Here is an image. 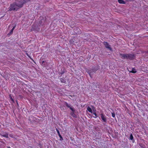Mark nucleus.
<instances>
[{"mask_svg": "<svg viewBox=\"0 0 148 148\" xmlns=\"http://www.w3.org/2000/svg\"><path fill=\"white\" fill-rule=\"evenodd\" d=\"M73 114H71V115H73Z\"/></svg>", "mask_w": 148, "mask_h": 148, "instance_id": "5701e85b", "label": "nucleus"}, {"mask_svg": "<svg viewBox=\"0 0 148 148\" xmlns=\"http://www.w3.org/2000/svg\"><path fill=\"white\" fill-rule=\"evenodd\" d=\"M88 73L90 75V76L91 77V75H92V73L90 71L88 72Z\"/></svg>", "mask_w": 148, "mask_h": 148, "instance_id": "dca6fc26", "label": "nucleus"}, {"mask_svg": "<svg viewBox=\"0 0 148 148\" xmlns=\"http://www.w3.org/2000/svg\"><path fill=\"white\" fill-rule=\"evenodd\" d=\"M130 140H133V135H132V134H131L130 135Z\"/></svg>", "mask_w": 148, "mask_h": 148, "instance_id": "ddd939ff", "label": "nucleus"}, {"mask_svg": "<svg viewBox=\"0 0 148 148\" xmlns=\"http://www.w3.org/2000/svg\"><path fill=\"white\" fill-rule=\"evenodd\" d=\"M103 44L106 48L110 50H112V48L110 47V45L107 42H103Z\"/></svg>", "mask_w": 148, "mask_h": 148, "instance_id": "f03ea898", "label": "nucleus"}, {"mask_svg": "<svg viewBox=\"0 0 148 148\" xmlns=\"http://www.w3.org/2000/svg\"><path fill=\"white\" fill-rule=\"evenodd\" d=\"M65 105L68 108H70V109L72 110L73 111H74V110L72 108H71L70 106L67 103H65Z\"/></svg>", "mask_w": 148, "mask_h": 148, "instance_id": "423d86ee", "label": "nucleus"}, {"mask_svg": "<svg viewBox=\"0 0 148 148\" xmlns=\"http://www.w3.org/2000/svg\"><path fill=\"white\" fill-rule=\"evenodd\" d=\"M118 2L120 3L121 4H125V2L123 0H118Z\"/></svg>", "mask_w": 148, "mask_h": 148, "instance_id": "9b49d317", "label": "nucleus"}, {"mask_svg": "<svg viewBox=\"0 0 148 148\" xmlns=\"http://www.w3.org/2000/svg\"><path fill=\"white\" fill-rule=\"evenodd\" d=\"M101 116L103 121L104 122H106V118L104 116L103 114H101Z\"/></svg>", "mask_w": 148, "mask_h": 148, "instance_id": "39448f33", "label": "nucleus"}, {"mask_svg": "<svg viewBox=\"0 0 148 148\" xmlns=\"http://www.w3.org/2000/svg\"><path fill=\"white\" fill-rule=\"evenodd\" d=\"M139 145L141 147L143 148L144 147V145L142 144H140Z\"/></svg>", "mask_w": 148, "mask_h": 148, "instance_id": "a211bd4d", "label": "nucleus"}, {"mask_svg": "<svg viewBox=\"0 0 148 148\" xmlns=\"http://www.w3.org/2000/svg\"><path fill=\"white\" fill-rule=\"evenodd\" d=\"M130 72L132 73H135L136 72V70L134 68H132V70L130 71H129Z\"/></svg>", "mask_w": 148, "mask_h": 148, "instance_id": "1a4fd4ad", "label": "nucleus"}, {"mask_svg": "<svg viewBox=\"0 0 148 148\" xmlns=\"http://www.w3.org/2000/svg\"><path fill=\"white\" fill-rule=\"evenodd\" d=\"M27 56H28L29 57V56H28V55L27 54Z\"/></svg>", "mask_w": 148, "mask_h": 148, "instance_id": "b1692460", "label": "nucleus"}, {"mask_svg": "<svg viewBox=\"0 0 148 148\" xmlns=\"http://www.w3.org/2000/svg\"><path fill=\"white\" fill-rule=\"evenodd\" d=\"M60 80L61 82L62 83H65L66 82V80L63 79H62V78H61L60 79Z\"/></svg>", "mask_w": 148, "mask_h": 148, "instance_id": "4468645a", "label": "nucleus"}, {"mask_svg": "<svg viewBox=\"0 0 148 148\" xmlns=\"http://www.w3.org/2000/svg\"><path fill=\"white\" fill-rule=\"evenodd\" d=\"M34 30V29H32L31 30H30V31H33V30Z\"/></svg>", "mask_w": 148, "mask_h": 148, "instance_id": "412c9836", "label": "nucleus"}, {"mask_svg": "<svg viewBox=\"0 0 148 148\" xmlns=\"http://www.w3.org/2000/svg\"><path fill=\"white\" fill-rule=\"evenodd\" d=\"M15 27H16V25H15L13 27V28L11 29V30L10 32L8 34V35H10L12 33V32H13V30H14V28H15Z\"/></svg>", "mask_w": 148, "mask_h": 148, "instance_id": "6e6552de", "label": "nucleus"}, {"mask_svg": "<svg viewBox=\"0 0 148 148\" xmlns=\"http://www.w3.org/2000/svg\"><path fill=\"white\" fill-rule=\"evenodd\" d=\"M73 114H71V115H73Z\"/></svg>", "mask_w": 148, "mask_h": 148, "instance_id": "4be33fe9", "label": "nucleus"}, {"mask_svg": "<svg viewBox=\"0 0 148 148\" xmlns=\"http://www.w3.org/2000/svg\"><path fill=\"white\" fill-rule=\"evenodd\" d=\"M87 110L90 112L91 113H92V111L91 109V108H90L89 107H88L87 108Z\"/></svg>", "mask_w": 148, "mask_h": 148, "instance_id": "9d476101", "label": "nucleus"}, {"mask_svg": "<svg viewBox=\"0 0 148 148\" xmlns=\"http://www.w3.org/2000/svg\"><path fill=\"white\" fill-rule=\"evenodd\" d=\"M1 136H3L4 137H5L6 138H8V134H5L4 135H1Z\"/></svg>", "mask_w": 148, "mask_h": 148, "instance_id": "f8f14e48", "label": "nucleus"}, {"mask_svg": "<svg viewBox=\"0 0 148 148\" xmlns=\"http://www.w3.org/2000/svg\"><path fill=\"white\" fill-rule=\"evenodd\" d=\"M92 110H93V111L95 112H96V110L95 109V108L94 107H92Z\"/></svg>", "mask_w": 148, "mask_h": 148, "instance_id": "6ab92c4d", "label": "nucleus"}, {"mask_svg": "<svg viewBox=\"0 0 148 148\" xmlns=\"http://www.w3.org/2000/svg\"><path fill=\"white\" fill-rule=\"evenodd\" d=\"M10 99H11V100L12 101H13V99L12 98V97H11V96L10 95Z\"/></svg>", "mask_w": 148, "mask_h": 148, "instance_id": "aec40b11", "label": "nucleus"}, {"mask_svg": "<svg viewBox=\"0 0 148 148\" xmlns=\"http://www.w3.org/2000/svg\"><path fill=\"white\" fill-rule=\"evenodd\" d=\"M56 131H57V133H58V136H59V137L60 138V140H63L62 137V136L61 135H60V132H59V131L57 129H56Z\"/></svg>", "mask_w": 148, "mask_h": 148, "instance_id": "0eeeda50", "label": "nucleus"}, {"mask_svg": "<svg viewBox=\"0 0 148 148\" xmlns=\"http://www.w3.org/2000/svg\"><path fill=\"white\" fill-rule=\"evenodd\" d=\"M120 55L121 56V58L123 59H128V54H120Z\"/></svg>", "mask_w": 148, "mask_h": 148, "instance_id": "7ed1b4c3", "label": "nucleus"}, {"mask_svg": "<svg viewBox=\"0 0 148 148\" xmlns=\"http://www.w3.org/2000/svg\"><path fill=\"white\" fill-rule=\"evenodd\" d=\"M112 116L114 118L115 116V113L114 112H113V113H112Z\"/></svg>", "mask_w": 148, "mask_h": 148, "instance_id": "2eb2a0df", "label": "nucleus"}, {"mask_svg": "<svg viewBox=\"0 0 148 148\" xmlns=\"http://www.w3.org/2000/svg\"><path fill=\"white\" fill-rule=\"evenodd\" d=\"M134 58V55L133 54H128V59L132 60Z\"/></svg>", "mask_w": 148, "mask_h": 148, "instance_id": "20e7f679", "label": "nucleus"}, {"mask_svg": "<svg viewBox=\"0 0 148 148\" xmlns=\"http://www.w3.org/2000/svg\"><path fill=\"white\" fill-rule=\"evenodd\" d=\"M22 7V5L20 4L19 1H17L10 5L9 8V11H17Z\"/></svg>", "mask_w": 148, "mask_h": 148, "instance_id": "f257e3e1", "label": "nucleus"}, {"mask_svg": "<svg viewBox=\"0 0 148 148\" xmlns=\"http://www.w3.org/2000/svg\"><path fill=\"white\" fill-rule=\"evenodd\" d=\"M93 114L95 115V118H96V117H97V114H96V113L95 112H93Z\"/></svg>", "mask_w": 148, "mask_h": 148, "instance_id": "f3484780", "label": "nucleus"}]
</instances>
